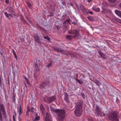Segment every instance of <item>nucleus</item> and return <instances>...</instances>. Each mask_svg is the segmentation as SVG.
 I'll return each mask as SVG.
<instances>
[{
	"label": "nucleus",
	"instance_id": "obj_41",
	"mask_svg": "<svg viewBox=\"0 0 121 121\" xmlns=\"http://www.w3.org/2000/svg\"><path fill=\"white\" fill-rule=\"evenodd\" d=\"M89 13L90 14H93V13L91 12V11H90L89 12Z\"/></svg>",
	"mask_w": 121,
	"mask_h": 121
},
{
	"label": "nucleus",
	"instance_id": "obj_35",
	"mask_svg": "<svg viewBox=\"0 0 121 121\" xmlns=\"http://www.w3.org/2000/svg\"><path fill=\"white\" fill-rule=\"evenodd\" d=\"M88 19L89 20H91V17H88Z\"/></svg>",
	"mask_w": 121,
	"mask_h": 121
},
{
	"label": "nucleus",
	"instance_id": "obj_48",
	"mask_svg": "<svg viewBox=\"0 0 121 121\" xmlns=\"http://www.w3.org/2000/svg\"><path fill=\"white\" fill-rule=\"evenodd\" d=\"M23 21H24V22H26V21H25V20L24 19H23L22 20Z\"/></svg>",
	"mask_w": 121,
	"mask_h": 121
},
{
	"label": "nucleus",
	"instance_id": "obj_37",
	"mask_svg": "<svg viewBox=\"0 0 121 121\" xmlns=\"http://www.w3.org/2000/svg\"><path fill=\"white\" fill-rule=\"evenodd\" d=\"M5 2L7 3L8 4L9 2V1L8 0H6L5 1Z\"/></svg>",
	"mask_w": 121,
	"mask_h": 121
},
{
	"label": "nucleus",
	"instance_id": "obj_5",
	"mask_svg": "<svg viewBox=\"0 0 121 121\" xmlns=\"http://www.w3.org/2000/svg\"><path fill=\"white\" fill-rule=\"evenodd\" d=\"M56 97L55 96L52 97H46L44 98V101L46 103H50L56 99Z\"/></svg>",
	"mask_w": 121,
	"mask_h": 121
},
{
	"label": "nucleus",
	"instance_id": "obj_6",
	"mask_svg": "<svg viewBox=\"0 0 121 121\" xmlns=\"http://www.w3.org/2000/svg\"><path fill=\"white\" fill-rule=\"evenodd\" d=\"M69 32L70 34H74V35L73 36L74 37L78 36L79 34L78 31L76 30H70L69 31Z\"/></svg>",
	"mask_w": 121,
	"mask_h": 121
},
{
	"label": "nucleus",
	"instance_id": "obj_47",
	"mask_svg": "<svg viewBox=\"0 0 121 121\" xmlns=\"http://www.w3.org/2000/svg\"><path fill=\"white\" fill-rule=\"evenodd\" d=\"M28 20L30 22V23H31V22L30 20Z\"/></svg>",
	"mask_w": 121,
	"mask_h": 121
},
{
	"label": "nucleus",
	"instance_id": "obj_2",
	"mask_svg": "<svg viewBox=\"0 0 121 121\" xmlns=\"http://www.w3.org/2000/svg\"><path fill=\"white\" fill-rule=\"evenodd\" d=\"M82 106H76L74 111V114L77 117L81 116L82 113Z\"/></svg>",
	"mask_w": 121,
	"mask_h": 121
},
{
	"label": "nucleus",
	"instance_id": "obj_4",
	"mask_svg": "<svg viewBox=\"0 0 121 121\" xmlns=\"http://www.w3.org/2000/svg\"><path fill=\"white\" fill-rule=\"evenodd\" d=\"M102 109L100 108L99 106H96L95 112L98 115L101 117L104 116L105 114L101 111Z\"/></svg>",
	"mask_w": 121,
	"mask_h": 121
},
{
	"label": "nucleus",
	"instance_id": "obj_31",
	"mask_svg": "<svg viewBox=\"0 0 121 121\" xmlns=\"http://www.w3.org/2000/svg\"><path fill=\"white\" fill-rule=\"evenodd\" d=\"M35 67L36 68V70H38L39 69V68L38 66V65L37 64H36L35 65Z\"/></svg>",
	"mask_w": 121,
	"mask_h": 121
},
{
	"label": "nucleus",
	"instance_id": "obj_7",
	"mask_svg": "<svg viewBox=\"0 0 121 121\" xmlns=\"http://www.w3.org/2000/svg\"><path fill=\"white\" fill-rule=\"evenodd\" d=\"M49 82L48 80L45 82H42L40 85V87L41 88H44L47 86L48 85Z\"/></svg>",
	"mask_w": 121,
	"mask_h": 121
},
{
	"label": "nucleus",
	"instance_id": "obj_1",
	"mask_svg": "<svg viewBox=\"0 0 121 121\" xmlns=\"http://www.w3.org/2000/svg\"><path fill=\"white\" fill-rule=\"evenodd\" d=\"M53 111L54 112L56 113L59 121H61L64 119L65 117V110L63 109H54Z\"/></svg>",
	"mask_w": 121,
	"mask_h": 121
},
{
	"label": "nucleus",
	"instance_id": "obj_27",
	"mask_svg": "<svg viewBox=\"0 0 121 121\" xmlns=\"http://www.w3.org/2000/svg\"><path fill=\"white\" fill-rule=\"evenodd\" d=\"M64 53V54L65 55H67V54H69V52H68L67 51H63Z\"/></svg>",
	"mask_w": 121,
	"mask_h": 121
},
{
	"label": "nucleus",
	"instance_id": "obj_3",
	"mask_svg": "<svg viewBox=\"0 0 121 121\" xmlns=\"http://www.w3.org/2000/svg\"><path fill=\"white\" fill-rule=\"evenodd\" d=\"M117 112L115 111H112L109 114V117L111 120L112 121H114L116 118H118Z\"/></svg>",
	"mask_w": 121,
	"mask_h": 121
},
{
	"label": "nucleus",
	"instance_id": "obj_12",
	"mask_svg": "<svg viewBox=\"0 0 121 121\" xmlns=\"http://www.w3.org/2000/svg\"><path fill=\"white\" fill-rule=\"evenodd\" d=\"M92 9L95 11L96 12H99L100 11V10L99 7H96L95 6H93L92 8Z\"/></svg>",
	"mask_w": 121,
	"mask_h": 121
},
{
	"label": "nucleus",
	"instance_id": "obj_34",
	"mask_svg": "<svg viewBox=\"0 0 121 121\" xmlns=\"http://www.w3.org/2000/svg\"><path fill=\"white\" fill-rule=\"evenodd\" d=\"M81 95L83 98H85L84 94V93H82L81 94Z\"/></svg>",
	"mask_w": 121,
	"mask_h": 121
},
{
	"label": "nucleus",
	"instance_id": "obj_20",
	"mask_svg": "<svg viewBox=\"0 0 121 121\" xmlns=\"http://www.w3.org/2000/svg\"><path fill=\"white\" fill-rule=\"evenodd\" d=\"M14 11L12 7H11L10 8L9 10V11L11 13H13Z\"/></svg>",
	"mask_w": 121,
	"mask_h": 121
},
{
	"label": "nucleus",
	"instance_id": "obj_26",
	"mask_svg": "<svg viewBox=\"0 0 121 121\" xmlns=\"http://www.w3.org/2000/svg\"><path fill=\"white\" fill-rule=\"evenodd\" d=\"M4 14L7 17L9 18V14L7 13V12H5Z\"/></svg>",
	"mask_w": 121,
	"mask_h": 121
},
{
	"label": "nucleus",
	"instance_id": "obj_49",
	"mask_svg": "<svg viewBox=\"0 0 121 121\" xmlns=\"http://www.w3.org/2000/svg\"><path fill=\"white\" fill-rule=\"evenodd\" d=\"M120 22L121 23V20H120Z\"/></svg>",
	"mask_w": 121,
	"mask_h": 121
},
{
	"label": "nucleus",
	"instance_id": "obj_10",
	"mask_svg": "<svg viewBox=\"0 0 121 121\" xmlns=\"http://www.w3.org/2000/svg\"><path fill=\"white\" fill-rule=\"evenodd\" d=\"M35 116V119H33V121H38V120L40 119V117L38 116L37 113H36Z\"/></svg>",
	"mask_w": 121,
	"mask_h": 121
},
{
	"label": "nucleus",
	"instance_id": "obj_13",
	"mask_svg": "<svg viewBox=\"0 0 121 121\" xmlns=\"http://www.w3.org/2000/svg\"><path fill=\"white\" fill-rule=\"evenodd\" d=\"M34 39L38 43L39 42L40 39L38 35L34 36Z\"/></svg>",
	"mask_w": 121,
	"mask_h": 121
},
{
	"label": "nucleus",
	"instance_id": "obj_9",
	"mask_svg": "<svg viewBox=\"0 0 121 121\" xmlns=\"http://www.w3.org/2000/svg\"><path fill=\"white\" fill-rule=\"evenodd\" d=\"M27 113H29V112L31 111L32 112H33L34 110V108L33 107L29 108V106H27Z\"/></svg>",
	"mask_w": 121,
	"mask_h": 121
},
{
	"label": "nucleus",
	"instance_id": "obj_50",
	"mask_svg": "<svg viewBox=\"0 0 121 121\" xmlns=\"http://www.w3.org/2000/svg\"><path fill=\"white\" fill-rule=\"evenodd\" d=\"M120 22L121 23V20H120Z\"/></svg>",
	"mask_w": 121,
	"mask_h": 121
},
{
	"label": "nucleus",
	"instance_id": "obj_44",
	"mask_svg": "<svg viewBox=\"0 0 121 121\" xmlns=\"http://www.w3.org/2000/svg\"><path fill=\"white\" fill-rule=\"evenodd\" d=\"M9 16H10L11 17H12V15L10 14H9Z\"/></svg>",
	"mask_w": 121,
	"mask_h": 121
},
{
	"label": "nucleus",
	"instance_id": "obj_19",
	"mask_svg": "<svg viewBox=\"0 0 121 121\" xmlns=\"http://www.w3.org/2000/svg\"><path fill=\"white\" fill-rule=\"evenodd\" d=\"M95 83L98 86H99L101 85V84L99 81H96L95 82Z\"/></svg>",
	"mask_w": 121,
	"mask_h": 121
},
{
	"label": "nucleus",
	"instance_id": "obj_39",
	"mask_svg": "<svg viewBox=\"0 0 121 121\" xmlns=\"http://www.w3.org/2000/svg\"><path fill=\"white\" fill-rule=\"evenodd\" d=\"M91 1V0H88L87 1L89 3H90Z\"/></svg>",
	"mask_w": 121,
	"mask_h": 121
},
{
	"label": "nucleus",
	"instance_id": "obj_38",
	"mask_svg": "<svg viewBox=\"0 0 121 121\" xmlns=\"http://www.w3.org/2000/svg\"><path fill=\"white\" fill-rule=\"evenodd\" d=\"M61 3L62 4H63V5H65V3L64 2H61Z\"/></svg>",
	"mask_w": 121,
	"mask_h": 121
},
{
	"label": "nucleus",
	"instance_id": "obj_46",
	"mask_svg": "<svg viewBox=\"0 0 121 121\" xmlns=\"http://www.w3.org/2000/svg\"><path fill=\"white\" fill-rule=\"evenodd\" d=\"M105 10L104 9H103L102 11V13H103V12Z\"/></svg>",
	"mask_w": 121,
	"mask_h": 121
},
{
	"label": "nucleus",
	"instance_id": "obj_42",
	"mask_svg": "<svg viewBox=\"0 0 121 121\" xmlns=\"http://www.w3.org/2000/svg\"><path fill=\"white\" fill-rule=\"evenodd\" d=\"M0 53L1 55H3V53L1 52H0Z\"/></svg>",
	"mask_w": 121,
	"mask_h": 121
},
{
	"label": "nucleus",
	"instance_id": "obj_36",
	"mask_svg": "<svg viewBox=\"0 0 121 121\" xmlns=\"http://www.w3.org/2000/svg\"><path fill=\"white\" fill-rule=\"evenodd\" d=\"M119 118H116V120H115L114 121H119Z\"/></svg>",
	"mask_w": 121,
	"mask_h": 121
},
{
	"label": "nucleus",
	"instance_id": "obj_28",
	"mask_svg": "<svg viewBox=\"0 0 121 121\" xmlns=\"http://www.w3.org/2000/svg\"><path fill=\"white\" fill-rule=\"evenodd\" d=\"M65 98L68 97V95L67 93L66 92L65 93Z\"/></svg>",
	"mask_w": 121,
	"mask_h": 121
},
{
	"label": "nucleus",
	"instance_id": "obj_21",
	"mask_svg": "<svg viewBox=\"0 0 121 121\" xmlns=\"http://www.w3.org/2000/svg\"><path fill=\"white\" fill-rule=\"evenodd\" d=\"M66 38L68 40H70L72 39V37L70 35H69L66 36Z\"/></svg>",
	"mask_w": 121,
	"mask_h": 121
},
{
	"label": "nucleus",
	"instance_id": "obj_11",
	"mask_svg": "<svg viewBox=\"0 0 121 121\" xmlns=\"http://www.w3.org/2000/svg\"><path fill=\"white\" fill-rule=\"evenodd\" d=\"M115 13L121 18V11L118 10H116L115 11Z\"/></svg>",
	"mask_w": 121,
	"mask_h": 121
},
{
	"label": "nucleus",
	"instance_id": "obj_17",
	"mask_svg": "<svg viewBox=\"0 0 121 121\" xmlns=\"http://www.w3.org/2000/svg\"><path fill=\"white\" fill-rule=\"evenodd\" d=\"M4 106H0V109L1 110V112H2L4 114L5 113Z\"/></svg>",
	"mask_w": 121,
	"mask_h": 121
},
{
	"label": "nucleus",
	"instance_id": "obj_51",
	"mask_svg": "<svg viewBox=\"0 0 121 121\" xmlns=\"http://www.w3.org/2000/svg\"><path fill=\"white\" fill-rule=\"evenodd\" d=\"M120 22L121 23V20H120Z\"/></svg>",
	"mask_w": 121,
	"mask_h": 121
},
{
	"label": "nucleus",
	"instance_id": "obj_18",
	"mask_svg": "<svg viewBox=\"0 0 121 121\" xmlns=\"http://www.w3.org/2000/svg\"><path fill=\"white\" fill-rule=\"evenodd\" d=\"M12 53L13 54L14 56L15 57V58L16 59H17V55L16 54V53L15 52L14 50L13 49L12 50Z\"/></svg>",
	"mask_w": 121,
	"mask_h": 121
},
{
	"label": "nucleus",
	"instance_id": "obj_33",
	"mask_svg": "<svg viewBox=\"0 0 121 121\" xmlns=\"http://www.w3.org/2000/svg\"><path fill=\"white\" fill-rule=\"evenodd\" d=\"M26 83L28 84H30V82L28 79L26 81Z\"/></svg>",
	"mask_w": 121,
	"mask_h": 121
},
{
	"label": "nucleus",
	"instance_id": "obj_30",
	"mask_svg": "<svg viewBox=\"0 0 121 121\" xmlns=\"http://www.w3.org/2000/svg\"><path fill=\"white\" fill-rule=\"evenodd\" d=\"M52 64V63H49L47 65V67L48 68H49L50 66H51Z\"/></svg>",
	"mask_w": 121,
	"mask_h": 121
},
{
	"label": "nucleus",
	"instance_id": "obj_14",
	"mask_svg": "<svg viewBox=\"0 0 121 121\" xmlns=\"http://www.w3.org/2000/svg\"><path fill=\"white\" fill-rule=\"evenodd\" d=\"M40 108L41 110V111L42 113H44L45 112V110L43 106H40Z\"/></svg>",
	"mask_w": 121,
	"mask_h": 121
},
{
	"label": "nucleus",
	"instance_id": "obj_32",
	"mask_svg": "<svg viewBox=\"0 0 121 121\" xmlns=\"http://www.w3.org/2000/svg\"><path fill=\"white\" fill-rule=\"evenodd\" d=\"M27 3L28 5V6L29 7H31V5L30 3H29L28 2H27Z\"/></svg>",
	"mask_w": 121,
	"mask_h": 121
},
{
	"label": "nucleus",
	"instance_id": "obj_22",
	"mask_svg": "<svg viewBox=\"0 0 121 121\" xmlns=\"http://www.w3.org/2000/svg\"><path fill=\"white\" fill-rule=\"evenodd\" d=\"M64 99L66 102L69 103V100L68 97L65 98Z\"/></svg>",
	"mask_w": 121,
	"mask_h": 121
},
{
	"label": "nucleus",
	"instance_id": "obj_24",
	"mask_svg": "<svg viewBox=\"0 0 121 121\" xmlns=\"http://www.w3.org/2000/svg\"><path fill=\"white\" fill-rule=\"evenodd\" d=\"M44 38L47 39L49 41L50 40V38L48 36L44 37Z\"/></svg>",
	"mask_w": 121,
	"mask_h": 121
},
{
	"label": "nucleus",
	"instance_id": "obj_45",
	"mask_svg": "<svg viewBox=\"0 0 121 121\" xmlns=\"http://www.w3.org/2000/svg\"><path fill=\"white\" fill-rule=\"evenodd\" d=\"M25 80L26 81L28 79L27 78H26V77H25Z\"/></svg>",
	"mask_w": 121,
	"mask_h": 121
},
{
	"label": "nucleus",
	"instance_id": "obj_40",
	"mask_svg": "<svg viewBox=\"0 0 121 121\" xmlns=\"http://www.w3.org/2000/svg\"><path fill=\"white\" fill-rule=\"evenodd\" d=\"M13 121H15V118L14 116V115H13Z\"/></svg>",
	"mask_w": 121,
	"mask_h": 121
},
{
	"label": "nucleus",
	"instance_id": "obj_8",
	"mask_svg": "<svg viewBox=\"0 0 121 121\" xmlns=\"http://www.w3.org/2000/svg\"><path fill=\"white\" fill-rule=\"evenodd\" d=\"M45 121H52L51 117L49 115L48 112H47L46 117L45 118Z\"/></svg>",
	"mask_w": 121,
	"mask_h": 121
},
{
	"label": "nucleus",
	"instance_id": "obj_25",
	"mask_svg": "<svg viewBox=\"0 0 121 121\" xmlns=\"http://www.w3.org/2000/svg\"><path fill=\"white\" fill-rule=\"evenodd\" d=\"M109 3H113L115 2L116 0H108Z\"/></svg>",
	"mask_w": 121,
	"mask_h": 121
},
{
	"label": "nucleus",
	"instance_id": "obj_29",
	"mask_svg": "<svg viewBox=\"0 0 121 121\" xmlns=\"http://www.w3.org/2000/svg\"><path fill=\"white\" fill-rule=\"evenodd\" d=\"M77 81L79 83L81 84H82V80H78Z\"/></svg>",
	"mask_w": 121,
	"mask_h": 121
},
{
	"label": "nucleus",
	"instance_id": "obj_43",
	"mask_svg": "<svg viewBox=\"0 0 121 121\" xmlns=\"http://www.w3.org/2000/svg\"><path fill=\"white\" fill-rule=\"evenodd\" d=\"M119 7L121 8V3H120L119 5Z\"/></svg>",
	"mask_w": 121,
	"mask_h": 121
},
{
	"label": "nucleus",
	"instance_id": "obj_23",
	"mask_svg": "<svg viewBox=\"0 0 121 121\" xmlns=\"http://www.w3.org/2000/svg\"><path fill=\"white\" fill-rule=\"evenodd\" d=\"M98 52L99 54L101 56V57H103L104 56L103 53L102 52L100 51H99Z\"/></svg>",
	"mask_w": 121,
	"mask_h": 121
},
{
	"label": "nucleus",
	"instance_id": "obj_15",
	"mask_svg": "<svg viewBox=\"0 0 121 121\" xmlns=\"http://www.w3.org/2000/svg\"><path fill=\"white\" fill-rule=\"evenodd\" d=\"M17 108L18 111L19 112V115L21 114L22 113L21 110V106H18Z\"/></svg>",
	"mask_w": 121,
	"mask_h": 121
},
{
	"label": "nucleus",
	"instance_id": "obj_16",
	"mask_svg": "<svg viewBox=\"0 0 121 121\" xmlns=\"http://www.w3.org/2000/svg\"><path fill=\"white\" fill-rule=\"evenodd\" d=\"M56 51L60 52H62L63 51V50L61 48H56L55 49Z\"/></svg>",
	"mask_w": 121,
	"mask_h": 121
}]
</instances>
